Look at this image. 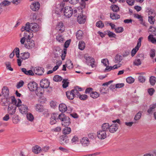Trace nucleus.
<instances>
[{"label":"nucleus","mask_w":156,"mask_h":156,"mask_svg":"<svg viewBox=\"0 0 156 156\" xmlns=\"http://www.w3.org/2000/svg\"><path fill=\"white\" fill-rule=\"evenodd\" d=\"M134 80V79L131 76L128 77L126 79L127 82L129 84L133 83Z\"/></svg>","instance_id":"obj_48"},{"label":"nucleus","mask_w":156,"mask_h":156,"mask_svg":"<svg viewBox=\"0 0 156 156\" xmlns=\"http://www.w3.org/2000/svg\"><path fill=\"white\" fill-rule=\"evenodd\" d=\"M77 20L80 24L84 23L85 21V18L83 15H80L78 16Z\"/></svg>","instance_id":"obj_22"},{"label":"nucleus","mask_w":156,"mask_h":156,"mask_svg":"<svg viewBox=\"0 0 156 156\" xmlns=\"http://www.w3.org/2000/svg\"><path fill=\"white\" fill-rule=\"evenodd\" d=\"M118 128V125L117 124H113L109 126V131L111 133H114Z\"/></svg>","instance_id":"obj_12"},{"label":"nucleus","mask_w":156,"mask_h":156,"mask_svg":"<svg viewBox=\"0 0 156 156\" xmlns=\"http://www.w3.org/2000/svg\"><path fill=\"white\" fill-rule=\"evenodd\" d=\"M149 31L152 33V34L153 35H156V28L152 27V26H151L149 28Z\"/></svg>","instance_id":"obj_47"},{"label":"nucleus","mask_w":156,"mask_h":156,"mask_svg":"<svg viewBox=\"0 0 156 156\" xmlns=\"http://www.w3.org/2000/svg\"><path fill=\"white\" fill-rule=\"evenodd\" d=\"M151 14H152V16H150L148 17V21L151 24H153L155 21V20L154 18L155 15L153 14L152 12H151Z\"/></svg>","instance_id":"obj_30"},{"label":"nucleus","mask_w":156,"mask_h":156,"mask_svg":"<svg viewBox=\"0 0 156 156\" xmlns=\"http://www.w3.org/2000/svg\"><path fill=\"white\" fill-rule=\"evenodd\" d=\"M44 69L42 67H36L34 70V73L38 75H41L44 72Z\"/></svg>","instance_id":"obj_10"},{"label":"nucleus","mask_w":156,"mask_h":156,"mask_svg":"<svg viewBox=\"0 0 156 156\" xmlns=\"http://www.w3.org/2000/svg\"><path fill=\"white\" fill-rule=\"evenodd\" d=\"M49 81L47 79H45L41 80L40 85L43 88H47L49 87Z\"/></svg>","instance_id":"obj_5"},{"label":"nucleus","mask_w":156,"mask_h":156,"mask_svg":"<svg viewBox=\"0 0 156 156\" xmlns=\"http://www.w3.org/2000/svg\"><path fill=\"white\" fill-rule=\"evenodd\" d=\"M138 80L142 83L144 82L145 81V77L143 76H140L138 78Z\"/></svg>","instance_id":"obj_57"},{"label":"nucleus","mask_w":156,"mask_h":156,"mask_svg":"<svg viewBox=\"0 0 156 156\" xmlns=\"http://www.w3.org/2000/svg\"><path fill=\"white\" fill-rule=\"evenodd\" d=\"M11 99H12V105H14L16 106L17 101L15 98L14 96H12L11 97Z\"/></svg>","instance_id":"obj_64"},{"label":"nucleus","mask_w":156,"mask_h":156,"mask_svg":"<svg viewBox=\"0 0 156 156\" xmlns=\"http://www.w3.org/2000/svg\"><path fill=\"white\" fill-rule=\"evenodd\" d=\"M66 95L68 98L71 100L73 99L75 97L74 94L73 92H72V90L70 91H67Z\"/></svg>","instance_id":"obj_21"},{"label":"nucleus","mask_w":156,"mask_h":156,"mask_svg":"<svg viewBox=\"0 0 156 156\" xmlns=\"http://www.w3.org/2000/svg\"><path fill=\"white\" fill-rule=\"evenodd\" d=\"M101 63H102L104 66H107L109 65V62L107 58L103 59L101 60Z\"/></svg>","instance_id":"obj_53"},{"label":"nucleus","mask_w":156,"mask_h":156,"mask_svg":"<svg viewBox=\"0 0 156 156\" xmlns=\"http://www.w3.org/2000/svg\"><path fill=\"white\" fill-rule=\"evenodd\" d=\"M64 16L68 18L71 17L73 14V10L70 6H66L64 10Z\"/></svg>","instance_id":"obj_2"},{"label":"nucleus","mask_w":156,"mask_h":156,"mask_svg":"<svg viewBox=\"0 0 156 156\" xmlns=\"http://www.w3.org/2000/svg\"><path fill=\"white\" fill-rule=\"evenodd\" d=\"M20 112L23 114H26L27 112L28 108L25 105H22L19 107Z\"/></svg>","instance_id":"obj_14"},{"label":"nucleus","mask_w":156,"mask_h":156,"mask_svg":"<svg viewBox=\"0 0 156 156\" xmlns=\"http://www.w3.org/2000/svg\"><path fill=\"white\" fill-rule=\"evenodd\" d=\"M123 28L122 27H118L115 29V32L118 33L122 32L123 31Z\"/></svg>","instance_id":"obj_51"},{"label":"nucleus","mask_w":156,"mask_h":156,"mask_svg":"<svg viewBox=\"0 0 156 156\" xmlns=\"http://www.w3.org/2000/svg\"><path fill=\"white\" fill-rule=\"evenodd\" d=\"M35 109L37 111L41 112L43 111L44 109L43 106L40 104H37L35 106Z\"/></svg>","instance_id":"obj_32"},{"label":"nucleus","mask_w":156,"mask_h":156,"mask_svg":"<svg viewBox=\"0 0 156 156\" xmlns=\"http://www.w3.org/2000/svg\"><path fill=\"white\" fill-rule=\"evenodd\" d=\"M66 65L69 69H72L73 68V63L70 60H69L67 62Z\"/></svg>","instance_id":"obj_44"},{"label":"nucleus","mask_w":156,"mask_h":156,"mask_svg":"<svg viewBox=\"0 0 156 156\" xmlns=\"http://www.w3.org/2000/svg\"><path fill=\"white\" fill-rule=\"evenodd\" d=\"M123 56L117 55L115 57V62L118 63L120 62L123 59Z\"/></svg>","instance_id":"obj_29"},{"label":"nucleus","mask_w":156,"mask_h":156,"mask_svg":"<svg viewBox=\"0 0 156 156\" xmlns=\"http://www.w3.org/2000/svg\"><path fill=\"white\" fill-rule=\"evenodd\" d=\"M8 105V113L11 115L14 114L15 112L16 106L12 104H9Z\"/></svg>","instance_id":"obj_8"},{"label":"nucleus","mask_w":156,"mask_h":156,"mask_svg":"<svg viewBox=\"0 0 156 156\" xmlns=\"http://www.w3.org/2000/svg\"><path fill=\"white\" fill-rule=\"evenodd\" d=\"M28 40H29V39ZM35 44L34 41L32 40H29L26 41L24 44L25 47L27 49L32 48L35 46Z\"/></svg>","instance_id":"obj_4"},{"label":"nucleus","mask_w":156,"mask_h":156,"mask_svg":"<svg viewBox=\"0 0 156 156\" xmlns=\"http://www.w3.org/2000/svg\"><path fill=\"white\" fill-rule=\"evenodd\" d=\"M71 129L70 127L66 126L62 130V133L65 135L69 134L71 132Z\"/></svg>","instance_id":"obj_27"},{"label":"nucleus","mask_w":156,"mask_h":156,"mask_svg":"<svg viewBox=\"0 0 156 156\" xmlns=\"http://www.w3.org/2000/svg\"><path fill=\"white\" fill-rule=\"evenodd\" d=\"M33 152L35 154H38L41 151V148L38 145H36L32 148Z\"/></svg>","instance_id":"obj_17"},{"label":"nucleus","mask_w":156,"mask_h":156,"mask_svg":"<svg viewBox=\"0 0 156 156\" xmlns=\"http://www.w3.org/2000/svg\"><path fill=\"white\" fill-rule=\"evenodd\" d=\"M29 24V23L27 22V23L25 25V26L22 27L21 28V30L22 31H23L24 30H26L27 32H29V27H28V25Z\"/></svg>","instance_id":"obj_38"},{"label":"nucleus","mask_w":156,"mask_h":156,"mask_svg":"<svg viewBox=\"0 0 156 156\" xmlns=\"http://www.w3.org/2000/svg\"><path fill=\"white\" fill-rule=\"evenodd\" d=\"M111 9L115 12H117L119 10V7L115 5H112L111 6Z\"/></svg>","instance_id":"obj_35"},{"label":"nucleus","mask_w":156,"mask_h":156,"mask_svg":"<svg viewBox=\"0 0 156 156\" xmlns=\"http://www.w3.org/2000/svg\"><path fill=\"white\" fill-rule=\"evenodd\" d=\"M53 80L55 81L58 82L61 81L62 80V78L61 76L56 75L54 76Z\"/></svg>","instance_id":"obj_40"},{"label":"nucleus","mask_w":156,"mask_h":156,"mask_svg":"<svg viewBox=\"0 0 156 156\" xmlns=\"http://www.w3.org/2000/svg\"><path fill=\"white\" fill-rule=\"evenodd\" d=\"M7 68L11 71H12L13 69L11 67L10 63L9 62H6L5 63Z\"/></svg>","instance_id":"obj_54"},{"label":"nucleus","mask_w":156,"mask_h":156,"mask_svg":"<svg viewBox=\"0 0 156 156\" xmlns=\"http://www.w3.org/2000/svg\"><path fill=\"white\" fill-rule=\"evenodd\" d=\"M79 97L80 99L82 100H85L87 98V96L86 94L80 95Z\"/></svg>","instance_id":"obj_58"},{"label":"nucleus","mask_w":156,"mask_h":156,"mask_svg":"<svg viewBox=\"0 0 156 156\" xmlns=\"http://www.w3.org/2000/svg\"><path fill=\"white\" fill-rule=\"evenodd\" d=\"M141 113L140 112L137 113L134 117V120L135 121L139 120L141 117Z\"/></svg>","instance_id":"obj_52"},{"label":"nucleus","mask_w":156,"mask_h":156,"mask_svg":"<svg viewBox=\"0 0 156 156\" xmlns=\"http://www.w3.org/2000/svg\"><path fill=\"white\" fill-rule=\"evenodd\" d=\"M57 41L59 42L63 43L64 41V39L63 37L60 34H58L56 37Z\"/></svg>","instance_id":"obj_37"},{"label":"nucleus","mask_w":156,"mask_h":156,"mask_svg":"<svg viewBox=\"0 0 156 156\" xmlns=\"http://www.w3.org/2000/svg\"><path fill=\"white\" fill-rule=\"evenodd\" d=\"M65 6V3L63 2L61 3L58 8H57L55 10V13L59 15L62 12V10Z\"/></svg>","instance_id":"obj_11"},{"label":"nucleus","mask_w":156,"mask_h":156,"mask_svg":"<svg viewBox=\"0 0 156 156\" xmlns=\"http://www.w3.org/2000/svg\"><path fill=\"white\" fill-rule=\"evenodd\" d=\"M109 125L108 123H105L103 124L101 126V129L102 131L106 133L108 130H109Z\"/></svg>","instance_id":"obj_20"},{"label":"nucleus","mask_w":156,"mask_h":156,"mask_svg":"<svg viewBox=\"0 0 156 156\" xmlns=\"http://www.w3.org/2000/svg\"><path fill=\"white\" fill-rule=\"evenodd\" d=\"M156 51L154 49H152L150 50L149 55L150 57L153 58L155 56Z\"/></svg>","instance_id":"obj_46"},{"label":"nucleus","mask_w":156,"mask_h":156,"mask_svg":"<svg viewBox=\"0 0 156 156\" xmlns=\"http://www.w3.org/2000/svg\"><path fill=\"white\" fill-rule=\"evenodd\" d=\"M66 1H69V2L72 4H75L77 3L79 0H65Z\"/></svg>","instance_id":"obj_63"},{"label":"nucleus","mask_w":156,"mask_h":156,"mask_svg":"<svg viewBox=\"0 0 156 156\" xmlns=\"http://www.w3.org/2000/svg\"><path fill=\"white\" fill-rule=\"evenodd\" d=\"M24 84V82L22 80L20 81L19 82H18L16 86V87L17 88L19 89L21 87H22Z\"/></svg>","instance_id":"obj_56"},{"label":"nucleus","mask_w":156,"mask_h":156,"mask_svg":"<svg viewBox=\"0 0 156 156\" xmlns=\"http://www.w3.org/2000/svg\"><path fill=\"white\" fill-rule=\"evenodd\" d=\"M141 64V61L140 59L136 58L133 62V64L136 66H139Z\"/></svg>","instance_id":"obj_45"},{"label":"nucleus","mask_w":156,"mask_h":156,"mask_svg":"<svg viewBox=\"0 0 156 156\" xmlns=\"http://www.w3.org/2000/svg\"><path fill=\"white\" fill-rule=\"evenodd\" d=\"M153 35L150 34L148 37V39L152 43L156 44V39L153 37Z\"/></svg>","instance_id":"obj_39"},{"label":"nucleus","mask_w":156,"mask_h":156,"mask_svg":"<svg viewBox=\"0 0 156 156\" xmlns=\"http://www.w3.org/2000/svg\"><path fill=\"white\" fill-rule=\"evenodd\" d=\"M56 29L59 32H63L64 30V27L63 23L62 22H58L57 25Z\"/></svg>","instance_id":"obj_15"},{"label":"nucleus","mask_w":156,"mask_h":156,"mask_svg":"<svg viewBox=\"0 0 156 156\" xmlns=\"http://www.w3.org/2000/svg\"><path fill=\"white\" fill-rule=\"evenodd\" d=\"M85 47V44L84 42L82 41H79L78 45L79 48L81 50H83Z\"/></svg>","instance_id":"obj_28"},{"label":"nucleus","mask_w":156,"mask_h":156,"mask_svg":"<svg viewBox=\"0 0 156 156\" xmlns=\"http://www.w3.org/2000/svg\"><path fill=\"white\" fill-rule=\"evenodd\" d=\"M139 48L140 47L136 46L135 48H134L132 49L131 52V55L133 57L135 55L137 51L139 50Z\"/></svg>","instance_id":"obj_42"},{"label":"nucleus","mask_w":156,"mask_h":156,"mask_svg":"<svg viewBox=\"0 0 156 156\" xmlns=\"http://www.w3.org/2000/svg\"><path fill=\"white\" fill-rule=\"evenodd\" d=\"M58 118L62 121V125L63 126L68 127L71 123L69 118L66 116L64 114L61 113L59 114Z\"/></svg>","instance_id":"obj_1"},{"label":"nucleus","mask_w":156,"mask_h":156,"mask_svg":"<svg viewBox=\"0 0 156 156\" xmlns=\"http://www.w3.org/2000/svg\"><path fill=\"white\" fill-rule=\"evenodd\" d=\"M156 108V103L151 105L150 106L147 112L149 114H151L152 112L154 110L155 108Z\"/></svg>","instance_id":"obj_31"},{"label":"nucleus","mask_w":156,"mask_h":156,"mask_svg":"<svg viewBox=\"0 0 156 156\" xmlns=\"http://www.w3.org/2000/svg\"><path fill=\"white\" fill-rule=\"evenodd\" d=\"M88 137L90 139H91L93 140L95 139V135L93 133H89L88 135Z\"/></svg>","instance_id":"obj_62"},{"label":"nucleus","mask_w":156,"mask_h":156,"mask_svg":"<svg viewBox=\"0 0 156 156\" xmlns=\"http://www.w3.org/2000/svg\"><path fill=\"white\" fill-rule=\"evenodd\" d=\"M110 17L113 20H116L119 19L120 17V16L119 15L115 14L110 13Z\"/></svg>","instance_id":"obj_34"},{"label":"nucleus","mask_w":156,"mask_h":156,"mask_svg":"<svg viewBox=\"0 0 156 156\" xmlns=\"http://www.w3.org/2000/svg\"><path fill=\"white\" fill-rule=\"evenodd\" d=\"M82 144L84 146H87L89 144V141L87 137H83L80 140Z\"/></svg>","instance_id":"obj_19"},{"label":"nucleus","mask_w":156,"mask_h":156,"mask_svg":"<svg viewBox=\"0 0 156 156\" xmlns=\"http://www.w3.org/2000/svg\"><path fill=\"white\" fill-rule=\"evenodd\" d=\"M60 141L62 144L64 145L68 143V140L67 139L66 136H62L60 137Z\"/></svg>","instance_id":"obj_25"},{"label":"nucleus","mask_w":156,"mask_h":156,"mask_svg":"<svg viewBox=\"0 0 156 156\" xmlns=\"http://www.w3.org/2000/svg\"><path fill=\"white\" fill-rule=\"evenodd\" d=\"M59 109L60 112H64L67 110V107L64 104H61L59 105Z\"/></svg>","instance_id":"obj_18"},{"label":"nucleus","mask_w":156,"mask_h":156,"mask_svg":"<svg viewBox=\"0 0 156 156\" xmlns=\"http://www.w3.org/2000/svg\"><path fill=\"white\" fill-rule=\"evenodd\" d=\"M27 119L30 121H32L34 119V117L33 115L32 114L30 113L27 114Z\"/></svg>","instance_id":"obj_49"},{"label":"nucleus","mask_w":156,"mask_h":156,"mask_svg":"<svg viewBox=\"0 0 156 156\" xmlns=\"http://www.w3.org/2000/svg\"><path fill=\"white\" fill-rule=\"evenodd\" d=\"M98 137L100 140H103L107 137V134L106 132L100 129L97 133Z\"/></svg>","instance_id":"obj_9"},{"label":"nucleus","mask_w":156,"mask_h":156,"mask_svg":"<svg viewBox=\"0 0 156 156\" xmlns=\"http://www.w3.org/2000/svg\"><path fill=\"white\" fill-rule=\"evenodd\" d=\"M99 94L96 92H92L90 94V96L93 98H96L99 96Z\"/></svg>","instance_id":"obj_41"},{"label":"nucleus","mask_w":156,"mask_h":156,"mask_svg":"<svg viewBox=\"0 0 156 156\" xmlns=\"http://www.w3.org/2000/svg\"><path fill=\"white\" fill-rule=\"evenodd\" d=\"M28 87L31 91H35L37 89V84L34 82H31L28 84Z\"/></svg>","instance_id":"obj_7"},{"label":"nucleus","mask_w":156,"mask_h":156,"mask_svg":"<svg viewBox=\"0 0 156 156\" xmlns=\"http://www.w3.org/2000/svg\"><path fill=\"white\" fill-rule=\"evenodd\" d=\"M29 27V31L31 30L34 32H36L39 30V26L38 24L36 23H29L28 25Z\"/></svg>","instance_id":"obj_3"},{"label":"nucleus","mask_w":156,"mask_h":156,"mask_svg":"<svg viewBox=\"0 0 156 156\" xmlns=\"http://www.w3.org/2000/svg\"><path fill=\"white\" fill-rule=\"evenodd\" d=\"M26 35H24V37H22L20 40V42L22 44H25V42L26 40Z\"/></svg>","instance_id":"obj_59"},{"label":"nucleus","mask_w":156,"mask_h":156,"mask_svg":"<svg viewBox=\"0 0 156 156\" xmlns=\"http://www.w3.org/2000/svg\"><path fill=\"white\" fill-rule=\"evenodd\" d=\"M58 114L57 113H53L52 114L51 118L53 119H55L56 121L58 120L59 119L58 118Z\"/></svg>","instance_id":"obj_60"},{"label":"nucleus","mask_w":156,"mask_h":156,"mask_svg":"<svg viewBox=\"0 0 156 156\" xmlns=\"http://www.w3.org/2000/svg\"><path fill=\"white\" fill-rule=\"evenodd\" d=\"M84 58L86 60V62L87 64L90 63V66H91L92 68L96 66L94 64L95 62L94 59L90 57H87L84 56Z\"/></svg>","instance_id":"obj_6"},{"label":"nucleus","mask_w":156,"mask_h":156,"mask_svg":"<svg viewBox=\"0 0 156 156\" xmlns=\"http://www.w3.org/2000/svg\"><path fill=\"white\" fill-rule=\"evenodd\" d=\"M108 33V35L110 37H115L116 35L115 34L109 30L107 31Z\"/></svg>","instance_id":"obj_55"},{"label":"nucleus","mask_w":156,"mask_h":156,"mask_svg":"<svg viewBox=\"0 0 156 156\" xmlns=\"http://www.w3.org/2000/svg\"><path fill=\"white\" fill-rule=\"evenodd\" d=\"M156 78L154 76H151L150 78L149 81L151 85H154L156 82Z\"/></svg>","instance_id":"obj_36"},{"label":"nucleus","mask_w":156,"mask_h":156,"mask_svg":"<svg viewBox=\"0 0 156 156\" xmlns=\"http://www.w3.org/2000/svg\"><path fill=\"white\" fill-rule=\"evenodd\" d=\"M10 98H4L1 100L0 104L2 106H7L10 102Z\"/></svg>","instance_id":"obj_13"},{"label":"nucleus","mask_w":156,"mask_h":156,"mask_svg":"<svg viewBox=\"0 0 156 156\" xmlns=\"http://www.w3.org/2000/svg\"><path fill=\"white\" fill-rule=\"evenodd\" d=\"M83 34V32L82 31L78 30L76 33V38L78 40L81 39L82 37Z\"/></svg>","instance_id":"obj_33"},{"label":"nucleus","mask_w":156,"mask_h":156,"mask_svg":"<svg viewBox=\"0 0 156 156\" xmlns=\"http://www.w3.org/2000/svg\"><path fill=\"white\" fill-rule=\"evenodd\" d=\"M40 5L39 2L33 3L30 6L31 9L34 11L38 10L40 8Z\"/></svg>","instance_id":"obj_16"},{"label":"nucleus","mask_w":156,"mask_h":156,"mask_svg":"<svg viewBox=\"0 0 156 156\" xmlns=\"http://www.w3.org/2000/svg\"><path fill=\"white\" fill-rule=\"evenodd\" d=\"M20 55V57L23 60L27 59L30 56V54L27 52L21 53Z\"/></svg>","instance_id":"obj_23"},{"label":"nucleus","mask_w":156,"mask_h":156,"mask_svg":"<svg viewBox=\"0 0 156 156\" xmlns=\"http://www.w3.org/2000/svg\"><path fill=\"white\" fill-rule=\"evenodd\" d=\"M2 93L4 97L5 98L8 97L9 94V89L7 87H4L2 90Z\"/></svg>","instance_id":"obj_24"},{"label":"nucleus","mask_w":156,"mask_h":156,"mask_svg":"<svg viewBox=\"0 0 156 156\" xmlns=\"http://www.w3.org/2000/svg\"><path fill=\"white\" fill-rule=\"evenodd\" d=\"M68 79H63L62 81V82L63 83L62 84V87L63 88H66L68 86V84L69 83L67 82Z\"/></svg>","instance_id":"obj_43"},{"label":"nucleus","mask_w":156,"mask_h":156,"mask_svg":"<svg viewBox=\"0 0 156 156\" xmlns=\"http://www.w3.org/2000/svg\"><path fill=\"white\" fill-rule=\"evenodd\" d=\"M134 17L139 19L140 21L141 22H143V19L142 17L140 15L138 14H135Z\"/></svg>","instance_id":"obj_61"},{"label":"nucleus","mask_w":156,"mask_h":156,"mask_svg":"<svg viewBox=\"0 0 156 156\" xmlns=\"http://www.w3.org/2000/svg\"><path fill=\"white\" fill-rule=\"evenodd\" d=\"M41 87H37V89L35 91V93L37 95L40 96L43 94L44 90Z\"/></svg>","instance_id":"obj_26"},{"label":"nucleus","mask_w":156,"mask_h":156,"mask_svg":"<svg viewBox=\"0 0 156 156\" xmlns=\"http://www.w3.org/2000/svg\"><path fill=\"white\" fill-rule=\"evenodd\" d=\"M96 26L101 28H103L104 26L103 23L102 21H98L96 23Z\"/></svg>","instance_id":"obj_50"}]
</instances>
